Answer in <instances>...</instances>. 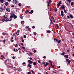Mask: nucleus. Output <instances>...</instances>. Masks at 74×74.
<instances>
[{"mask_svg": "<svg viewBox=\"0 0 74 74\" xmlns=\"http://www.w3.org/2000/svg\"><path fill=\"white\" fill-rule=\"evenodd\" d=\"M8 18H7V17H5L4 19H2V20L3 21H5V22H7V21H9L10 22H11V21H12V18H11L10 20H8Z\"/></svg>", "mask_w": 74, "mask_h": 74, "instance_id": "f257e3e1", "label": "nucleus"}, {"mask_svg": "<svg viewBox=\"0 0 74 74\" xmlns=\"http://www.w3.org/2000/svg\"><path fill=\"white\" fill-rule=\"evenodd\" d=\"M11 14V15L10 16V18H9V19H10V18H11V19H12V18H14L15 15V14H14L13 13H12Z\"/></svg>", "mask_w": 74, "mask_h": 74, "instance_id": "f03ea898", "label": "nucleus"}, {"mask_svg": "<svg viewBox=\"0 0 74 74\" xmlns=\"http://www.w3.org/2000/svg\"><path fill=\"white\" fill-rule=\"evenodd\" d=\"M28 62V63H29V64H31L33 63V62L32 61H31V60H28L27 61Z\"/></svg>", "mask_w": 74, "mask_h": 74, "instance_id": "7ed1b4c3", "label": "nucleus"}, {"mask_svg": "<svg viewBox=\"0 0 74 74\" xmlns=\"http://www.w3.org/2000/svg\"><path fill=\"white\" fill-rule=\"evenodd\" d=\"M61 8L62 9H63L64 10L65 9V6H64V5H62L61 6Z\"/></svg>", "mask_w": 74, "mask_h": 74, "instance_id": "20e7f679", "label": "nucleus"}, {"mask_svg": "<svg viewBox=\"0 0 74 74\" xmlns=\"http://www.w3.org/2000/svg\"><path fill=\"white\" fill-rule=\"evenodd\" d=\"M6 10L8 12H10V9L9 8H6Z\"/></svg>", "mask_w": 74, "mask_h": 74, "instance_id": "39448f33", "label": "nucleus"}, {"mask_svg": "<svg viewBox=\"0 0 74 74\" xmlns=\"http://www.w3.org/2000/svg\"><path fill=\"white\" fill-rule=\"evenodd\" d=\"M17 70L18 71H19L20 72L22 71V69L21 68H17Z\"/></svg>", "mask_w": 74, "mask_h": 74, "instance_id": "423d86ee", "label": "nucleus"}, {"mask_svg": "<svg viewBox=\"0 0 74 74\" xmlns=\"http://www.w3.org/2000/svg\"><path fill=\"white\" fill-rule=\"evenodd\" d=\"M61 16L62 17L64 16V14H63V12L62 11H61Z\"/></svg>", "mask_w": 74, "mask_h": 74, "instance_id": "0eeeda50", "label": "nucleus"}, {"mask_svg": "<svg viewBox=\"0 0 74 74\" xmlns=\"http://www.w3.org/2000/svg\"><path fill=\"white\" fill-rule=\"evenodd\" d=\"M60 4H61V1H60L59 3L57 5V7H59Z\"/></svg>", "mask_w": 74, "mask_h": 74, "instance_id": "6e6552de", "label": "nucleus"}, {"mask_svg": "<svg viewBox=\"0 0 74 74\" xmlns=\"http://www.w3.org/2000/svg\"><path fill=\"white\" fill-rule=\"evenodd\" d=\"M52 2V0H50L49 1V2H48V4H47V5L49 7V4L50 3H51Z\"/></svg>", "mask_w": 74, "mask_h": 74, "instance_id": "1a4fd4ad", "label": "nucleus"}, {"mask_svg": "<svg viewBox=\"0 0 74 74\" xmlns=\"http://www.w3.org/2000/svg\"><path fill=\"white\" fill-rule=\"evenodd\" d=\"M6 5V6H7L8 5V3L7 2H6L5 3H4Z\"/></svg>", "mask_w": 74, "mask_h": 74, "instance_id": "9d476101", "label": "nucleus"}, {"mask_svg": "<svg viewBox=\"0 0 74 74\" xmlns=\"http://www.w3.org/2000/svg\"><path fill=\"white\" fill-rule=\"evenodd\" d=\"M69 16L70 17V18H71V19L74 18V16H73L72 14L70 15H69Z\"/></svg>", "mask_w": 74, "mask_h": 74, "instance_id": "9b49d317", "label": "nucleus"}, {"mask_svg": "<svg viewBox=\"0 0 74 74\" xmlns=\"http://www.w3.org/2000/svg\"><path fill=\"white\" fill-rule=\"evenodd\" d=\"M48 64H49V63H48V62H47L46 63V64L45 65V67H47V66Z\"/></svg>", "mask_w": 74, "mask_h": 74, "instance_id": "f8f14e48", "label": "nucleus"}, {"mask_svg": "<svg viewBox=\"0 0 74 74\" xmlns=\"http://www.w3.org/2000/svg\"><path fill=\"white\" fill-rule=\"evenodd\" d=\"M64 57L65 58H68V55H64Z\"/></svg>", "mask_w": 74, "mask_h": 74, "instance_id": "ddd939ff", "label": "nucleus"}, {"mask_svg": "<svg viewBox=\"0 0 74 74\" xmlns=\"http://www.w3.org/2000/svg\"><path fill=\"white\" fill-rule=\"evenodd\" d=\"M51 18L52 19L53 22H55L56 21L55 20V19H54V17H51Z\"/></svg>", "mask_w": 74, "mask_h": 74, "instance_id": "4468645a", "label": "nucleus"}, {"mask_svg": "<svg viewBox=\"0 0 74 74\" xmlns=\"http://www.w3.org/2000/svg\"><path fill=\"white\" fill-rule=\"evenodd\" d=\"M62 42V41L60 40H58L57 42L58 44H59V43H60V42Z\"/></svg>", "mask_w": 74, "mask_h": 74, "instance_id": "2eb2a0df", "label": "nucleus"}, {"mask_svg": "<svg viewBox=\"0 0 74 74\" xmlns=\"http://www.w3.org/2000/svg\"><path fill=\"white\" fill-rule=\"evenodd\" d=\"M13 1L14 3H15V4H16V3H17V1L16 0H14Z\"/></svg>", "mask_w": 74, "mask_h": 74, "instance_id": "dca6fc26", "label": "nucleus"}, {"mask_svg": "<svg viewBox=\"0 0 74 74\" xmlns=\"http://www.w3.org/2000/svg\"><path fill=\"white\" fill-rule=\"evenodd\" d=\"M33 64L34 66H36L37 64V63L36 62H34L33 63Z\"/></svg>", "mask_w": 74, "mask_h": 74, "instance_id": "f3484780", "label": "nucleus"}, {"mask_svg": "<svg viewBox=\"0 0 74 74\" xmlns=\"http://www.w3.org/2000/svg\"><path fill=\"white\" fill-rule=\"evenodd\" d=\"M0 2L1 3H4V0H0Z\"/></svg>", "mask_w": 74, "mask_h": 74, "instance_id": "a211bd4d", "label": "nucleus"}, {"mask_svg": "<svg viewBox=\"0 0 74 74\" xmlns=\"http://www.w3.org/2000/svg\"><path fill=\"white\" fill-rule=\"evenodd\" d=\"M65 54V52L64 51L62 53H61V55H62V56H63Z\"/></svg>", "mask_w": 74, "mask_h": 74, "instance_id": "6ab92c4d", "label": "nucleus"}, {"mask_svg": "<svg viewBox=\"0 0 74 74\" xmlns=\"http://www.w3.org/2000/svg\"><path fill=\"white\" fill-rule=\"evenodd\" d=\"M13 18H14V19H16V18H17V16L14 14V16Z\"/></svg>", "mask_w": 74, "mask_h": 74, "instance_id": "aec40b11", "label": "nucleus"}, {"mask_svg": "<svg viewBox=\"0 0 74 74\" xmlns=\"http://www.w3.org/2000/svg\"><path fill=\"white\" fill-rule=\"evenodd\" d=\"M3 11V9L1 8H0V12H2Z\"/></svg>", "mask_w": 74, "mask_h": 74, "instance_id": "412c9836", "label": "nucleus"}, {"mask_svg": "<svg viewBox=\"0 0 74 74\" xmlns=\"http://www.w3.org/2000/svg\"><path fill=\"white\" fill-rule=\"evenodd\" d=\"M64 11L65 13H67V11H66V9H64Z\"/></svg>", "mask_w": 74, "mask_h": 74, "instance_id": "4be33fe9", "label": "nucleus"}, {"mask_svg": "<svg viewBox=\"0 0 74 74\" xmlns=\"http://www.w3.org/2000/svg\"><path fill=\"white\" fill-rule=\"evenodd\" d=\"M30 64H28V67H29V68H32V66Z\"/></svg>", "mask_w": 74, "mask_h": 74, "instance_id": "5701e85b", "label": "nucleus"}, {"mask_svg": "<svg viewBox=\"0 0 74 74\" xmlns=\"http://www.w3.org/2000/svg\"><path fill=\"white\" fill-rule=\"evenodd\" d=\"M54 41H56L57 42H58V39L55 38L54 39Z\"/></svg>", "mask_w": 74, "mask_h": 74, "instance_id": "b1692460", "label": "nucleus"}, {"mask_svg": "<svg viewBox=\"0 0 74 74\" xmlns=\"http://www.w3.org/2000/svg\"><path fill=\"white\" fill-rule=\"evenodd\" d=\"M51 31H50V30H48L47 31V32L48 33H51Z\"/></svg>", "mask_w": 74, "mask_h": 74, "instance_id": "393cba45", "label": "nucleus"}, {"mask_svg": "<svg viewBox=\"0 0 74 74\" xmlns=\"http://www.w3.org/2000/svg\"><path fill=\"white\" fill-rule=\"evenodd\" d=\"M70 63H71V60H69V61H68V63L69 64H70Z\"/></svg>", "mask_w": 74, "mask_h": 74, "instance_id": "a878e982", "label": "nucleus"}, {"mask_svg": "<svg viewBox=\"0 0 74 74\" xmlns=\"http://www.w3.org/2000/svg\"><path fill=\"white\" fill-rule=\"evenodd\" d=\"M25 14H27V13H28V12H29V11H28V10H26V11H25Z\"/></svg>", "mask_w": 74, "mask_h": 74, "instance_id": "bb28decb", "label": "nucleus"}, {"mask_svg": "<svg viewBox=\"0 0 74 74\" xmlns=\"http://www.w3.org/2000/svg\"><path fill=\"white\" fill-rule=\"evenodd\" d=\"M8 66L9 67V68H10V69H13V66H10V65H8Z\"/></svg>", "mask_w": 74, "mask_h": 74, "instance_id": "cd10ccee", "label": "nucleus"}, {"mask_svg": "<svg viewBox=\"0 0 74 74\" xmlns=\"http://www.w3.org/2000/svg\"><path fill=\"white\" fill-rule=\"evenodd\" d=\"M58 11V9L56 8H55L54 10V11L55 12H56V11Z\"/></svg>", "mask_w": 74, "mask_h": 74, "instance_id": "c85d7f7f", "label": "nucleus"}, {"mask_svg": "<svg viewBox=\"0 0 74 74\" xmlns=\"http://www.w3.org/2000/svg\"><path fill=\"white\" fill-rule=\"evenodd\" d=\"M28 28H29V27L28 26H26V27H25V29H28Z\"/></svg>", "mask_w": 74, "mask_h": 74, "instance_id": "c756f323", "label": "nucleus"}, {"mask_svg": "<svg viewBox=\"0 0 74 74\" xmlns=\"http://www.w3.org/2000/svg\"><path fill=\"white\" fill-rule=\"evenodd\" d=\"M20 18H21V19H23V16H20Z\"/></svg>", "mask_w": 74, "mask_h": 74, "instance_id": "7c9ffc66", "label": "nucleus"}, {"mask_svg": "<svg viewBox=\"0 0 74 74\" xmlns=\"http://www.w3.org/2000/svg\"><path fill=\"white\" fill-rule=\"evenodd\" d=\"M67 1H68L69 3H71V0H67Z\"/></svg>", "mask_w": 74, "mask_h": 74, "instance_id": "2f4dec72", "label": "nucleus"}, {"mask_svg": "<svg viewBox=\"0 0 74 74\" xmlns=\"http://www.w3.org/2000/svg\"><path fill=\"white\" fill-rule=\"evenodd\" d=\"M51 22L50 23V25H51V24H53V23H52V21L51 20Z\"/></svg>", "mask_w": 74, "mask_h": 74, "instance_id": "473e14b6", "label": "nucleus"}, {"mask_svg": "<svg viewBox=\"0 0 74 74\" xmlns=\"http://www.w3.org/2000/svg\"><path fill=\"white\" fill-rule=\"evenodd\" d=\"M7 60H8L7 59L5 61V62H4V63H5L7 62Z\"/></svg>", "mask_w": 74, "mask_h": 74, "instance_id": "72a5a7b5", "label": "nucleus"}, {"mask_svg": "<svg viewBox=\"0 0 74 74\" xmlns=\"http://www.w3.org/2000/svg\"><path fill=\"white\" fill-rule=\"evenodd\" d=\"M69 59H68V58L66 59V62H69Z\"/></svg>", "mask_w": 74, "mask_h": 74, "instance_id": "f704fd0d", "label": "nucleus"}, {"mask_svg": "<svg viewBox=\"0 0 74 74\" xmlns=\"http://www.w3.org/2000/svg\"><path fill=\"white\" fill-rule=\"evenodd\" d=\"M67 17L68 19H70V16H67Z\"/></svg>", "mask_w": 74, "mask_h": 74, "instance_id": "c9c22d12", "label": "nucleus"}, {"mask_svg": "<svg viewBox=\"0 0 74 74\" xmlns=\"http://www.w3.org/2000/svg\"><path fill=\"white\" fill-rule=\"evenodd\" d=\"M1 57H2L3 58H5V57H4V56H3V55H1Z\"/></svg>", "mask_w": 74, "mask_h": 74, "instance_id": "e433bc0d", "label": "nucleus"}, {"mask_svg": "<svg viewBox=\"0 0 74 74\" xmlns=\"http://www.w3.org/2000/svg\"><path fill=\"white\" fill-rule=\"evenodd\" d=\"M71 5H73V4H74V3L73 2H72L71 3Z\"/></svg>", "mask_w": 74, "mask_h": 74, "instance_id": "4c0bfd02", "label": "nucleus"}, {"mask_svg": "<svg viewBox=\"0 0 74 74\" xmlns=\"http://www.w3.org/2000/svg\"><path fill=\"white\" fill-rule=\"evenodd\" d=\"M55 67V65H53L52 66H51V68H53Z\"/></svg>", "mask_w": 74, "mask_h": 74, "instance_id": "58836bf2", "label": "nucleus"}, {"mask_svg": "<svg viewBox=\"0 0 74 74\" xmlns=\"http://www.w3.org/2000/svg\"><path fill=\"white\" fill-rule=\"evenodd\" d=\"M34 35H36L37 34V33H36V32H34Z\"/></svg>", "mask_w": 74, "mask_h": 74, "instance_id": "ea45409f", "label": "nucleus"}, {"mask_svg": "<svg viewBox=\"0 0 74 74\" xmlns=\"http://www.w3.org/2000/svg\"><path fill=\"white\" fill-rule=\"evenodd\" d=\"M33 12H34V11L33 10L31 11V13H33Z\"/></svg>", "mask_w": 74, "mask_h": 74, "instance_id": "a19ab883", "label": "nucleus"}, {"mask_svg": "<svg viewBox=\"0 0 74 74\" xmlns=\"http://www.w3.org/2000/svg\"><path fill=\"white\" fill-rule=\"evenodd\" d=\"M43 64H44V66H45V62H42Z\"/></svg>", "mask_w": 74, "mask_h": 74, "instance_id": "79ce46f5", "label": "nucleus"}, {"mask_svg": "<svg viewBox=\"0 0 74 74\" xmlns=\"http://www.w3.org/2000/svg\"><path fill=\"white\" fill-rule=\"evenodd\" d=\"M18 5L19 6H21V3H18Z\"/></svg>", "mask_w": 74, "mask_h": 74, "instance_id": "37998d69", "label": "nucleus"}, {"mask_svg": "<svg viewBox=\"0 0 74 74\" xmlns=\"http://www.w3.org/2000/svg\"><path fill=\"white\" fill-rule=\"evenodd\" d=\"M21 41L22 42H24V40H23V39H22V40Z\"/></svg>", "mask_w": 74, "mask_h": 74, "instance_id": "c03bdc74", "label": "nucleus"}, {"mask_svg": "<svg viewBox=\"0 0 74 74\" xmlns=\"http://www.w3.org/2000/svg\"><path fill=\"white\" fill-rule=\"evenodd\" d=\"M23 37L24 38H26V35H24Z\"/></svg>", "mask_w": 74, "mask_h": 74, "instance_id": "a18cd8bd", "label": "nucleus"}, {"mask_svg": "<svg viewBox=\"0 0 74 74\" xmlns=\"http://www.w3.org/2000/svg\"><path fill=\"white\" fill-rule=\"evenodd\" d=\"M2 34L4 36V35H5V33H4V32H3V33H2Z\"/></svg>", "mask_w": 74, "mask_h": 74, "instance_id": "49530a36", "label": "nucleus"}, {"mask_svg": "<svg viewBox=\"0 0 74 74\" xmlns=\"http://www.w3.org/2000/svg\"><path fill=\"white\" fill-rule=\"evenodd\" d=\"M5 40L4 39L3 40V43H5Z\"/></svg>", "mask_w": 74, "mask_h": 74, "instance_id": "de8ad7c7", "label": "nucleus"}, {"mask_svg": "<svg viewBox=\"0 0 74 74\" xmlns=\"http://www.w3.org/2000/svg\"><path fill=\"white\" fill-rule=\"evenodd\" d=\"M22 48H23V49H25V47H23Z\"/></svg>", "mask_w": 74, "mask_h": 74, "instance_id": "09e8293b", "label": "nucleus"}, {"mask_svg": "<svg viewBox=\"0 0 74 74\" xmlns=\"http://www.w3.org/2000/svg\"><path fill=\"white\" fill-rule=\"evenodd\" d=\"M38 63H41V62H40V60H38Z\"/></svg>", "mask_w": 74, "mask_h": 74, "instance_id": "8fccbe9b", "label": "nucleus"}, {"mask_svg": "<svg viewBox=\"0 0 74 74\" xmlns=\"http://www.w3.org/2000/svg\"><path fill=\"white\" fill-rule=\"evenodd\" d=\"M32 74H34V72L33 71V70H32Z\"/></svg>", "mask_w": 74, "mask_h": 74, "instance_id": "3c124183", "label": "nucleus"}, {"mask_svg": "<svg viewBox=\"0 0 74 74\" xmlns=\"http://www.w3.org/2000/svg\"><path fill=\"white\" fill-rule=\"evenodd\" d=\"M25 62H24L22 63V65H23V64H25Z\"/></svg>", "mask_w": 74, "mask_h": 74, "instance_id": "603ef678", "label": "nucleus"}, {"mask_svg": "<svg viewBox=\"0 0 74 74\" xmlns=\"http://www.w3.org/2000/svg\"><path fill=\"white\" fill-rule=\"evenodd\" d=\"M59 71H63V70L61 69H60L59 70Z\"/></svg>", "mask_w": 74, "mask_h": 74, "instance_id": "864d4df0", "label": "nucleus"}, {"mask_svg": "<svg viewBox=\"0 0 74 74\" xmlns=\"http://www.w3.org/2000/svg\"><path fill=\"white\" fill-rule=\"evenodd\" d=\"M10 41L11 42H14V41L13 40H12V39Z\"/></svg>", "mask_w": 74, "mask_h": 74, "instance_id": "5fc2aeb1", "label": "nucleus"}, {"mask_svg": "<svg viewBox=\"0 0 74 74\" xmlns=\"http://www.w3.org/2000/svg\"><path fill=\"white\" fill-rule=\"evenodd\" d=\"M36 52V50H34V53H35V52Z\"/></svg>", "mask_w": 74, "mask_h": 74, "instance_id": "6e6d98bb", "label": "nucleus"}, {"mask_svg": "<svg viewBox=\"0 0 74 74\" xmlns=\"http://www.w3.org/2000/svg\"><path fill=\"white\" fill-rule=\"evenodd\" d=\"M5 35H8V34L7 33H5Z\"/></svg>", "mask_w": 74, "mask_h": 74, "instance_id": "4d7b16f0", "label": "nucleus"}, {"mask_svg": "<svg viewBox=\"0 0 74 74\" xmlns=\"http://www.w3.org/2000/svg\"><path fill=\"white\" fill-rule=\"evenodd\" d=\"M67 51L68 52H70V50H67Z\"/></svg>", "mask_w": 74, "mask_h": 74, "instance_id": "13d9d810", "label": "nucleus"}, {"mask_svg": "<svg viewBox=\"0 0 74 74\" xmlns=\"http://www.w3.org/2000/svg\"><path fill=\"white\" fill-rule=\"evenodd\" d=\"M31 74V72H28V74Z\"/></svg>", "mask_w": 74, "mask_h": 74, "instance_id": "bf43d9fd", "label": "nucleus"}, {"mask_svg": "<svg viewBox=\"0 0 74 74\" xmlns=\"http://www.w3.org/2000/svg\"><path fill=\"white\" fill-rule=\"evenodd\" d=\"M32 28L33 29H34L35 28V27L34 26H33Z\"/></svg>", "mask_w": 74, "mask_h": 74, "instance_id": "052dcab7", "label": "nucleus"}, {"mask_svg": "<svg viewBox=\"0 0 74 74\" xmlns=\"http://www.w3.org/2000/svg\"><path fill=\"white\" fill-rule=\"evenodd\" d=\"M11 7H14V5H12L11 6Z\"/></svg>", "mask_w": 74, "mask_h": 74, "instance_id": "680f3d73", "label": "nucleus"}, {"mask_svg": "<svg viewBox=\"0 0 74 74\" xmlns=\"http://www.w3.org/2000/svg\"><path fill=\"white\" fill-rule=\"evenodd\" d=\"M56 26L57 27H58V28L59 27V25H58V24H56Z\"/></svg>", "mask_w": 74, "mask_h": 74, "instance_id": "e2e57ef3", "label": "nucleus"}, {"mask_svg": "<svg viewBox=\"0 0 74 74\" xmlns=\"http://www.w3.org/2000/svg\"><path fill=\"white\" fill-rule=\"evenodd\" d=\"M8 1H9V2H10L11 1V0H7Z\"/></svg>", "mask_w": 74, "mask_h": 74, "instance_id": "0e129e2a", "label": "nucleus"}, {"mask_svg": "<svg viewBox=\"0 0 74 74\" xmlns=\"http://www.w3.org/2000/svg\"><path fill=\"white\" fill-rule=\"evenodd\" d=\"M28 30L29 31H30V28H29Z\"/></svg>", "mask_w": 74, "mask_h": 74, "instance_id": "69168bd1", "label": "nucleus"}, {"mask_svg": "<svg viewBox=\"0 0 74 74\" xmlns=\"http://www.w3.org/2000/svg\"><path fill=\"white\" fill-rule=\"evenodd\" d=\"M12 59H15V57L13 56L12 57Z\"/></svg>", "mask_w": 74, "mask_h": 74, "instance_id": "338daca9", "label": "nucleus"}, {"mask_svg": "<svg viewBox=\"0 0 74 74\" xmlns=\"http://www.w3.org/2000/svg\"><path fill=\"white\" fill-rule=\"evenodd\" d=\"M19 51H21V48H19L18 49Z\"/></svg>", "mask_w": 74, "mask_h": 74, "instance_id": "774afa93", "label": "nucleus"}]
</instances>
